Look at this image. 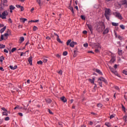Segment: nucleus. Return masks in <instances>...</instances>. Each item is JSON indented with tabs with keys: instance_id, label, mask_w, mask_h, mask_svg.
Here are the masks:
<instances>
[{
	"instance_id": "nucleus-35",
	"label": "nucleus",
	"mask_w": 127,
	"mask_h": 127,
	"mask_svg": "<svg viewBox=\"0 0 127 127\" xmlns=\"http://www.w3.org/2000/svg\"><path fill=\"white\" fill-rule=\"evenodd\" d=\"M68 54V52H67L66 51H64L63 53V55L64 56H66V55Z\"/></svg>"
},
{
	"instance_id": "nucleus-43",
	"label": "nucleus",
	"mask_w": 127,
	"mask_h": 127,
	"mask_svg": "<svg viewBox=\"0 0 127 127\" xmlns=\"http://www.w3.org/2000/svg\"><path fill=\"white\" fill-rule=\"evenodd\" d=\"M83 46H84V47H86V48H87V47H88V43L84 44Z\"/></svg>"
},
{
	"instance_id": "nucleus-52",
	"label": "nucleus",
	"mask_w": 127,
	"mask_h": 127,
	"mask_svg": "<svg viewBox=\"0 0 127 127\" xmlns=\"http://www.w3.org/2000/svg\"><path fill=\"white\" fill-rule=\"evenodd\" d=\"M83 34H87V33H88V32L86 30H84L83 31Z\"/></svg>"
},
{
	"instance_id": "nucleus-44",
	"label": "nucleus",
	"mask_w": 127,
	"mask_h": 127,
	"mask_svg": "<svg viewBox=\"0 0 127 127\" xmlns=\"http://www.w3.org/2000/svg\"><path fill=\"white\" fill-rule=\"evenodd\" d=\"M114 74L116 75V76H119V73H118V72L117 71H115L114 72Z\"/></svg>"
},
{
	"instance_id": "nucleus-37",
	"label": "nucleus",
	"mask_w": 127,
	"mask_h": 127,
	"mask_svg": "<svg viewBox=\"0 0 127 127\" xmlns=\"http://www.w3.org/2000/svg\"><path fill=\"white\" fill-rule=\"evenodd\" d=\"M37 29H38V28H37V27H36L35 26L33 27L34 31H36V30H37Z\"/></svg>"
},
{
	"instance_id": "nucleus-20",
	"label": "nucleus",
	"mask_w": 127,
	"mask_h": 127,
	"mask_svg": "<svg viewBox=\"0 0 127 127\" xmlns=\"http://www.w3.org/2000/svg\"><path fill=\"white\" fill-rule=\"evenodd\" d=\"M3 60H4V57L3 56H1L0 57V62H1V63H2Z\"/></svg>"
},
{
	"instance_id": "nucleus-38",
	"label": "nucleus",
	"mask_w": 127,
	"mask_h": 127,
	"mask_svg": "<svg viewBox=\"0 0 127 127\" xmlns=\"http://www.w3.org/2000/svg\"><path fill=\"white\" fill-rule=\"evenodd\" d=\"M1 110L3 111L4 112H7V110H6V109H5V108H4V107L1 108Z\"/></svg>"
},
{
	"instance_id": "nucleus-2",
	"label": "nucleus",
	"mask_w": 127,
	"mask_h": 127,
	"mask_svg": "<svg viewBox=\"0 0 127 127\" xmlns=\"http://www.w3.org/2000/svg\"><path fill=\"white\" fill-rule=\"evenodd\" d=\"M72 40H71V39L68 40L67 42H66V45H69V46L70 47H74V46H75V45H76L77 44V42H71Z\"/></svg>"
},
{
	"instance_id": "nucleus-46",
	"label": "nucleus",
	"mask_w": 127,
	"mask_h": 127,
	"mask_svg": "<svg viewBox=\"0 0 127 127\" xmlns=\"http://www.w3.org/2000/svg\"><path fill=\"white\" fill-rule=\"evenodd\" d=\"M123 74H125V75H127V70H123Z\"/></svg>"
},
{
	"instance_id": "nucleus-47",
	"label": "nucleus",
	"mask_w": 127,
	"mask_h": 127,
	"mask_svg": "<svg viewBox=\"0 0 127 127\" xmlns=\"http://www.w3.org/2000/svg\"><path fill=\"white\" fill-rule=\"evenodd\" d=\"M80 17H81V19L85 20V17H84V15H81Z\"/></svg>"
},
{
	"instance_id": "nucleus-30",
	"label": "nucleus",
	"mask_w": 127,
	"mask_h": 127,
	"mask_svg": "<svg viewBox=\"0 0 127 127\" xmlns=\"http://www.w3.org/2000/svg\"><path fill=\"white\" fill-rule=\"evenodd\" d=\"M105 126H106V127H111V124H110L109 123H105Z\"/></svg>"
},
{
	"instance_id": "nucleus-18",
	"label": "nucleus",
	"mask_w": 127,
	"mask_h": 127,
	"mask_svg": "<svg viewBox=\"0 0 127 127\" xmlns=\"http://www.w3.org/2000/svg\"><path fill=\"white\" fill-rule=\"evenodd\" d=\"M77 53H78V51L77 50H74L73 51V57H76L77 56Z\"/></svg>"
},
{
	"instance_id": "nucleus-29",
	"label": "nucleus",
	"mask_w": 127,
	"mask_h": 127,
	"mask_svg": "<svg viewBox=\"0 0 127 127\" xmlns=\"http://www.w3.org/2000/svg\"><path fill=\"white\" fill-rule=\"evenodd\" d=\"M14 8H15V7L14 6H13V5H10L9 9L13 10V9H14Z\"/></svg>"
},
{
	"instance_id": "nucleus-1",
	"label": "nucleus",
	"mask_w": 127,
	"mask_h": 127,
	"mask_svg": "<svg viewBox=\"0 0 127 127\" xmlns=\"http://www.w3.org/2000/svg\"><path fill=\"white\" fill-rule=\"evenodd\" d=\"M112 15V10L110 8H106L105 11V16L107 20H110V17Z\"/></svg>"
},
{
	"instance_id": "nucleus-7",
	"label": "nucleus",
	"mask_w": 127,
	"mask_h": 127,
	"mask_svg": "<svg viewBox=\"0 0 127 127\" xmlns=\"http://www.w3.org/2000/svg\"><path fill=\"white\" fill-rule=\"evenodd\" d=\"M99 80L102 82H104V83L105 84H107L108 82H107V80H106V79H105L104 77H101L100 78H99Z\"/></svg>"
},
{
	"instance_id": "nucleus-49",
	"label": "nucleus",
	"mask_w": 127,
	"mask_h": 127,
	"mask_svg": "<svg viewBox=\"0 0 127 127\" xmlns=\"http://www.w3.org/2000/svg\"><path fill=\"white\" fill-rule=\"evenodd\" d=\"M122 110L123 111H124V112H126V108H125V106H124V105H122Z\"/></svg>"
},
{
	"instance_id": "nucleus-27",
	"label": "nucleus",
	"mask_w": 127,
	"mask_h": 127,
	"mask_svg": "<svg viewBox=\"0 0 127 127\" xmlns=\"http://www.w3.org/2000/svg\"><path fill=\"white\" fill-rule=\"evenodd\" d=\"M36 0V2H37V3H38L39 5H40V6H41V1L40 0Z\"/></svg>"
},
{
	"instance_id": "nucleus-16",
	"label": "nucleus",
	"mask_w": 127,
	"mask_h": 127,
	"mask_svg": "<svg viewBox=\"0 0 127 127\" xmlns=\"http://www.w3.org/2000/svg\"><path fill=\"white\" fill-rule=\"evenodd\" d=\"M6 29V26H4L3 28L1 29L0 30V32L1 33H2V32H4V31Z\"/></svg>"
},
{
	"instance_id": "nucleus-60",
	"label": "nucleus",
	"mask_w": 127,
	"mask_h": 127,
	"mask_svg": "<svg viewBox=\"0 0 127 127\" xmlns=\"http://www.w3.org/2000/svg\"><path fill=\"white\" fill-rule=\"evenodd\" d=\"M4 52L5 53H8V51H7L6 49H4Z\"/></svg>"
},
{
	"instance_id": "nucleus-25",
	"label": "nucleus",
	"mask_w": 127,
	"mask_h": 127,
	"mask_svg": "<svg viewBox=\"0 0 127 127\" xmlns=\"http://www.w3.org/2000/svg\"><path fill=\"white\" fill-rule=\"evenodd\" d=\"M123 120H124L125 123L127 124V116H124L123 117Z\"/></svg>"
},
{
	"instance_id": "nucleus-5",
	"label": "nucleus",
	"mask_w": 127,
	"mask_h": 127,
	"mask_svg": "<svg viewBox=\"0 0 127 127\" xmlns=\"http://www.w3.org/2000/svg\"><path fill=\"white\" fill-rule=\"evenodd\" d=\"M87 27H88L90 32L93 33V26H92V25L87 24Z\"/></svg>"
},
{
	"instance_id": "nucleus-23",
	"label": "nucleus",
	"mask_w": 127,
	"mask_h": 127,
	"mask_svg": "<svg viewBox=\"0 0 127 127\" xmlns=\"http://www.w3.org/2000/svg\"><path fill=\"white\" fill-rule=\"evenodd\" d=\"M47 103H48V104H51L52 101L50 99H48L46 100Z\"/></svg>"
},
{
	"instance_id": "nucleus-51",
	"label": "nucleus",
	"mask_w": 127,
	"mask_h": 127,
	"mask_svg": "<svg viewBox=\"0 0 127 127\" xmlns=\"http://www.w3.org/2000/svg\"><path fill=\"white\" fill-rule=\"evenodd\" d=\"M21 6L20 5H18V4L16 5V7H17L18 8H20Z\"/></svg>"
},
{
	"instance_id": "nucleus-57",
	"label": "nucleus",
	"mask_w": 127,
	"mask_h": 127,
	"mask_svg": "<svg viewBox=\"0 0 127 127\" xmlns=\"http://www.w3.org/2000/svg\"><path fill=\"white\" fill-rule=\"evenodd\" d=\"M46 39H47L48 40H50V39H51V38H50V37L49 36H47L46 37Z\"/></svg>"
},
{
	"instance_id": "nucleus-33",
	"label": "nucleus",
	"mask_w": 127,
	"mask_h": 127,
	"mask_svg": "<svg viewBox=\"0 0 127 127\" xmlns=\"http://www.w3.org/2000/svg\"><path fill=\"white\" fill-rule=\"evenodd\" d=\"M97 107H98V108H102L103 107V104L99 103L97 104Z\"/></svg>"
},
{
	"instance_id": "nucleus-53",
	"label": "nucleus",
	"mask_w": 127,
	"mask_h": 127,
	"mask_svg": "<svg viewBox=\"0 0 127 127\" xmlns=\"http://www.w3.org/2000/svg\"><path fill=\"white\" fill-rule=\"evenodd\" d=\"M115 118V115H112L110 116V119H113V118Z\"/></svg>"
},
{
	"instance_id": "nucleus-34",
	"label": "nucleus",
	"mask_w": 127,
	"mask_h": 127,
	"mask_svg": "<svg viewBox=\"0 0 127 127\" xmlns=\"http://www.w3.org/2000/svg\"><path fill=\"white\" fill-rule=\"evenodd\" d=\"M38 21H39V20H31V21H29V22H38Z\"/></svg>"
},
{
	"instance_id": "nucleus-21",
	"label": "nucleus",
	"mask_w": 127,
	"mask_h": 127,
	"mask_svg": "<svg viewBox=\"0 0 127 127\" xmlns=\"http://www.w3.org/2000/svg\"><path fill=\"white\" fill-rule=\"evenodd\" d=\"M69 9H70V10H71L72 14H74V10L73 9V7L69 6Z\"/></svg>"
},
{
	"instance_id": "nucleus-11",
	"label": "nucleus",
	"mask_w": 127,
	"mask_h": 127,
	"mask_svg": "<svg viewBox=\"0 0 127 127\" xmlns=\"http://www.w3.org/2000/svg\"><path fill=\"white\" fill-rule=\"evenodd\" d=\"M89 82H90L91 84H94L95 83V78H93V79H88Z\"/></svg>"
},
{
	"instance_id": "nucleus-48",
	"label": "nucleus",
	"mask_w": 127,
	"mask_h": 127,
	"mask_svg": "<svg viewBox=\"0 0 127 127\" xmlns=\"http://www.w3.org/2000/svg\"><path fill=\"white\" fill-rule=\"evenodd\" d=\"M47 61H48L47 59H44L43 60V62H44V63H46Z\"/></svg>"
},
{
	"instance_id": "nucleus-41",
	"label": "nucleus",
	"mask_w": 127,
	"mask_h": 127,
	"mask_svg": "<svg viewBox=\"0 0 127 127\" xmlns=\"http://www.w3.org/2000/svg\"><path fill=\"white\" fill-rule=\"evenodd\" d=\"M3 40V35H1L0 36V41H2Z\"/></svg>"
},
{
	"instance_id": "nucleus-50",
	"label": "nucleus",
	"mask_w": 127,
	"mask_h": 127,
	"mask_svg": "<svg viewBox=\"0 0 127 127\" xmlns=\"http://www.w3.org/2000/svg\"><path fill=\"white\" fill-rule=\"evenodd\" d=\"M7 33H8V34H10V33H11V32H10V30L8 29L7 30Z\"/></svg>"
},
{
	"instance_id": "nucleus-59",
	"label": "nucleus",
	"mask_w": 127,
	"mask_h": 127,
	"mask_svg": "<svg viewBox=\"0 0 127 127\" xmlns=\"http://www.w3.org/2000/svg\"><path fill=\"white\" fill-rule=\"evenodd\" d=\"M16 109H19V106L17 105L14 108V110H16Z\"/></svg>"
},
{
	"instance_id": "nucleus-55",
	"label": "nucleus",
	"mask_w": 127,
	"mask_h": 127,
	"mask_svg": "<svg viewBox=\"0 0 127 127\" xmlns=\"http://www.w3.org/2000/svg\"><path fill=\"white\" fill-rule=\"evenodd\" d=\"M58 73L60 74V75H62V70H59Z\"/></svg>"
},
{
	"instance_id": "nucleus-42",
	"label": "nucleus",
	"mask_w": 127,
	"mask_h": 127,
	"mask_svg": "<svg viewBox=\"0 0 127 127\" xmlns=\"http://www.w3.org/2000/svg\"><path fill=\"white\" fill-rule=\"evenodd\" d=\"M4 121H9V117H7L5 118H4Z\"/></svg>"
},
{
	"instance_id": "nucleus-39",
	"label": "nucleus",
	"mask_w": 127,
	"mask_h": 127,
	"mask_svg": "<svg viewBox=\"0 0 127 127\" xmlns=\"http://www.w3.org/2000/svg\"><path fill=\"white\" fill-rule=\"evenodd\" d=\"M15 50H16V48H12V49H11V52L13 53V52H14V51H15Z\"/></svg>"
},
{
	"instance_id": "nucleus-9",
	"label": "nucleus",
	"mask_w": 127,
	"mask_h": 127,
	"mask_svg": "<svg viewBox=\"0 0 127 127\" xmlns=\"http://www.w3.org/2000/svg\"><path fill=\"white\" fill-rule=\"evenodd\" d=\"M61 101H62L63 102H64V103H66V102H67V99H66V98H65V97L63 96L61 98Z\"/></svg>"
},
{
	"instance_id": "nucleus-4",
	"label": "nucleus",
	"mask_w": 127,
	"mask_h": 127,
	"mask_svg": "<svg viewBox=\"0 0 127 127\" xmlns=\"http://www.w3.org/2000/svg\"><path fill=\"white\" fill-rule=\"evenodd\" d=\"M114 15H115L116 17H118L119 19H123V17L122 16V15L119 12H116L114 13Z\"/></svg>"
},
{
	"instance_id": "nucleus-24",
	"label": "nucleus",
	"mask_w": 127,
	"mask_h": 127,
	"mask_svg": "<svg viewBox=\"0 0 127 127\" xmlns=\"http://www.w3.org/2000/svg\"><path fill=\"white\" fill-rule=\"evenodd\" d=\"M57 40L58 42H59V43H63V42H62V41H61V40H60V38H59V37L57 38Z\"/></svg>"
},
{
	"instance_id": "nucleus-45",
	"label": "nucleus",
	"mask_w": 127,
	"mask_h": 127,
	"mask_svg": "<svg viewBox=\"0 0 127 127\" xmlns=\"http://www.w3.org/2000/svg\"><path fill=\"white\" fill-rule=\"evenodd\" d=\"M21 20H22V21L23 22H25V21H26V20H27V19H26V18H22V19H21Z\"/></svg>"
},
{
	"instance_id": "nucleus-40",
	"label": "nucleus",
	"mask_w": 127,
	"mask_h": 127,
	"mask_svg": "<svg viewBox=\"0 0 127 127\" xmlns=\"http://www.w3.org/2000/svg\"><path fill=\"white\" fill-rule=\"evenodd\" d=\"M21 11H23L24 10V7H23V6H21V7H20Z\"/></svg>"
},
{
	"instance_id": "nucleus-28",
	"label": "nucleus",
	"mask_w": 127,
	"mask_h": 127,
	"mask_svg": "<svg viewBox=\"0 0 127 127\" xmlns=\"http://www.w3.org/2000/svg\"><path fill=\"white\" fill-rule=\"evenodd\" d=\"M37 63L38 65H42V64H43V62L41 61H39L37 62Z\"/></svg>"
},
{
	"instance_id": "nucleus-64",
	"label": "nucleus",
	"mask_w": 127,
	"mask_h": 127,
	"mask_svg": "<svg viewBox=\"0 0 127 127\" xmlns=\"http://www.w3.org/2000/svg\"><path fill=\"white\" fill-rule=\"evenodd\" d=\"M33 10H34V7H32L31 9V12H32L33 11Z\"/></svg>"
},
{
	"instance_id": "nucleus-22",
	"label": "nucleus",
	"mask_w": 127,
	"mask_h": 127,
	"mask_svg": "<svg viewBox=\"0 0 127 127\" xmlns=\"http://www.w3.org/2000/svg\"><path fill=\"white\" fill-rule=\"evenodd\" d=\"M2 116H8V114L7 113V112H2Z\"/></svg>"
},
{
	"instance_id": "nucleus-14",
	"label": "nucleus",
	"mask_w": 127,
	"mask_h": 127,
	"mask_svg": "<svg viewBox=\"0 0 127 127\" xmlns=\"http://www.w3.org/2000/svg\"><path fill=\"white\" fill-rule=\"evenodd\" d=\"M116 60V58L115 57H112V59L110 61L111 63H114Z\"/></svg>"
},
{
	"instance_id": "nucleus-61",
	"label": "nucleus",
	"mask_w": 127,
	"mask_h": 127,
	"mask_svg": "<svg viewBox=\"0 0 127 127\" xmlns=\"http://www.w3.org/2000/svg\"><path fill=\"white\" fill-rule=\"evenodd\" d=\"M95 51L96 53H99V49H96Z\"/></svg>"
},
{
	"instance_id": "nucleus-54",
	"label": "nucleus",
	"mask_w": 127,
	"mask_h": 127,
	"mask_svg": "<svg viewBox=\"0 0 127 127\" xmlns=\"http://www.w3.org/2000/svg\"><path fill=\"white\" fill-rule=\"evenodd\" d=\"M49 114H50L51 115H53V113L52 112V111H51V110L49 109Z\"/></svg>"
},
{
	"instance_id": "nucleus-13",
	"label": "nucleus",
	"mask_w": 127,
	"mask_h": 127,
	"mask_svg": "<svg viewBox=\"0 0 127 127\" xmlns=\"http://www.w3.org/2000/svg\"><path fill=\"white\" fill-rule=\"evenodd\" d=\"M95 71L96 72V73H98V74H99L100 75H102L103 74L102 73V71L101 70H100V69H96L95 70Z\"/></svg>"
},
{
	"instance_id": "nucleus-63",
	"label": "nucleus",
	"mask_w": 127,
	"mask_h": 127,
	"mask_svg": "<svg viewBox=\"0 0 127 127\" xmlns=\"http://www.w3.org/2000/svg\"><path fill=\"white\" fill-rule=\"evenodd\" d=\"M18 28H22V25H19L18 26Z\"/></svg>"
},
{
	"instance_id": "nucleus-36",
	"label": "nucleus",
	"mask_w": 127,
	"mask_h": 127,
	"mask_svg": "<svg viewBox=\"0 0 127 127\" xmlns=\"http://www.w3.org/2000/svg\"><path fill=\"white\" fill-rule=\"evenodd\" d=\"M120 28L122 29H125V25H120Z\"/></svg>"
},
{
	"instance_id": "nucleus-3",
	"label": "nucleus",
	"mask_w": 127,
	"mask_h": 127,
	"mask_svg": "<svg viewBox=\"0 0 127 127\" xmlns=\"http://www.w3.org/2000/svg\"><path fill=\"white\" fill-rule=\"evenodd\" d=\"M8 15V13L6 11H4L2 13V15L1 14L2 19H5L6 18V16Z\"/></svg>"
},
{
	"instance_id": "nucleus-56",
	"label": "nucleus",
	"mask_w": 127,
	"mask_h": 127,
	"mask_svg": "<svg viewBox=\"0 0 127 127\" xmlns=\"http://www.w3.org/2000/svg\"><path fill=\"white\" fill-rule=\"evenodd\" d=\"M115 88L116 89V90H118V91L120 90V88H119L118 86H115Z\"/></svg>"
},
{
	"instance_id": "nucleus-62",
	"label": "nucleus",
	"mask_w": 127,
	"mask_h": 127,
	"mask_svg": "<svg viewBox=\"0 0 127 127\" xmlns=\"http://www.w3.org/2000/svg\"><path fill=\"white\" fill-rule=\"evenodd\" d=\"M8 20V22H10V23H11L12 22V21H11V19L10 18H9Z\"/></svg>"
},
{
	"instance_id": "nucleus-10",
	"label": "nucleus",
	"mask_w": 127,
	"mask_h": 127,
	"mask_svg": "<svg viewBox=\"0 0 127 127\" xmlns=\"http://www.w3.org/2000/svg\"><path fill=\"white\" fill-rule=\"evenodd\" d=\"M9 68H11V70H15L17 68V65H15L14 67L12 65H10Z\"/></svg>"
},
{
	"instance_id": "nucleus-17",
	"label": "nucleus",
	"mask_w": 127,
	"mask_h": 127,
	"mask_svg": "<svg viewBox=\"0 0 127 127\" xmlns=\"http://www.w3.org/2000/svg\"><path fill=\"white\" fill-rule=\"evenodd\" d=\"M20 43H22L23 41H24V37H20Z\"/></svg>"
},
{
	"instance_id": "nucleus-32",
	"label": "nucleus",
	"mask_w": 127,
	"mask_h": 127,
	"mask_svg": "<svg viewBox=\"0 0 127 127\" xmlns=\"http://www.w3.org/2000/svg\"><path fill=\"white\" fill-rule=\"evenodd\" d=\"M0 49L5 48V45H2V44H0Z\"/></svg>"
},
{
	"instance_id": "nucleus-12",
	"label": "nucleus",
	"mask_w": 127,
	"mask_h": 127,
	"mask_svg": "<svg viewBox=\"0 0 127 127\" xmlns=\"http://www.w3.org/2000/svg\"><path fill=\"white\" fill-rule=\"evenodd\" d=\"M98 82L99 83V85L100 87H103V85H102V81L100 80V79L99 78L98 80Z\"/></svg>"
},
{
	"instance_id": "nucleus-6",
	"label": "nucleus",
	"mask_w": 127,
	"mask_h": 127,
	"mask_svg": "<svg viewBox=\"0 0 127 127\" xmlns=\"http://www.w3.org/2000/svg\"><path fill=\"white\" fill-rule=\"evenodd\" d=\"M28 61L30 64V65H32V57H30L28 59Z\"/></svg>"
},
{
	"instance_id": "nucleus-26",
	"label": "nucleus",
	"mask_w": 127,
	"mask_h": 127,
	"mask_svg": "<svg viewBox=\"0 0 127 127\" xmlns=\"http://www.w3.org/2000/svg\"><path fill=\"white\" fill-rule=\"evenodd\" d=\"M122 4L124 5L125 7H127V1H124L123 2Z\"/></svg>"
},
{
	"instance_id": "nucleus-31",
	"label": "nucleus",
	"mask_w": 127,
	"mask_h": 127,
	"mask_svg": "<svg viewBox=\"0 0 127 127\" xmlns=\"http://www.w3.org/2000/svg\"><path fill=\"white\" fill-rule=\"evenodd\" d=\"M109 68L112 73H113L115 71H116L115 70V69H114V68H112V67L111 66H109Z\"/></svg>"
},
{
	"instance_id": "nucleus-58",
	"label": "nucleus",
	"mask_w": 127,
	"mask_h": 127,
	"mask_svg": "<svg viewBox=\"0 0 127 127\" xmlns=\"http://www.w3.org/2000/svg\"><path fill=\"white\" fill-rule=\"evenodd\" d=\"M0 70H1V71H2V72H3V71H4V69H3V67H0Z\"/></svg>"
},
{
	"instance_id": "nucleus-19",
	"label": "nucleus",
	"mask_w": 127,
	"mask_h": 127,
	"mask_svg": "<svg viewBox=\"0 0 127 127\" xmlns=\"http://www.w3.org/2000/svg\"><path fill=\"white\" fill-rule=\"evenodd\" d=\"M112 24L113 26H119V23H118L112 22Z\"/></svg>"
},
{
	"instance_id": "nucleus-8",
	"label": "nucleus",
	"mask_w": 127,
	"mask_h": 127,
	"mask_svg": "<svg viewBox=\"0 0 127 127\" xmlns=\"http://www.w3.org/2000/svg\"><path fill=\"white\" fill-rule=\"evenodd\" d=\"M110 31V29L109 28H106V29L103 32V34H107V33H109Z\"/></svg>"
},
{
	"instance_id": "nucleus-15",
	"label": "nucleus",
	"mask_w": 127,
	"mask_h": 127,
	"mask_svg": "<svg viewBox=\"0 0 127 127\" xmlns=\"http://www.w3.org/2000/svg\"><path fill=\"white\" fill-rule=\"evenodd\" d=\"M118 54L120 56L123 55V50H121L120 49H118Z\"/></svg>"
}]
</instances>
